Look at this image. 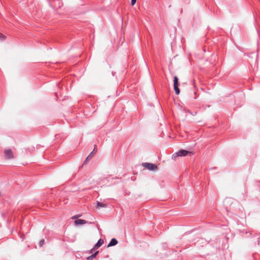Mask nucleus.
I'll use <instances>...</instances> for the list:
<instances>
[{
	"instance_id": "f257e3e1",
	"label": "nucleus",
	"mask_w": 260,
	"mask_h": 260,
	"mask_svg": "<svg viewBox=\"0 0 260 260\" xmlns=\"http://www.w3.org/2000/svg\"><path fill=\"white\" fill-rule=\"evenodd\" d=\"M191 152L188 151H186L185 150H180L178 151L176 153L172 155V158L174 159H176V158L178 156H186L188 154H190Z\"/></svg>"
},
{
	"instance_id": "f03ea898",
	"label": "nucleus",
	"mask_w": 260,
	"mask_h": 260,
	"mask_svg": "<svg viewBox=\"0 0 260 260\" xmlns=\"http://www.w3.org/2000/svg\"><path fill=\"white\" fill-rule=\"evenodd\" d=\"M142 166L150 171H155L157 169V166L151 163L144 162L142 164Z\"/></svg>"
},
{
	"instance_id": "7ed1b4c3",
	"label": "nucleus",
	"mask_w": 260,
	"mask_h": 260,
	"mask_svg": "<svg viewBox=\"0 0 260 260\" xmlns=\"http://www.w3.org/2000/svg\"><path fill=\"white\" fill-rule=\"evenodd\" d=\"M178 86H179L178 78L177 76H175L174 77V89L175 91V93L177 95H178L180 93V90H179Z\"/></svg>"
},
{
	"instance_id": "20e7f679",
	"label": "nucleus",
	"mask_w": 260,
	"mask_h": 260,
	"mask_svg": "<svg viewBox=\"0 0 260 260\" xmlns=\"http://www.w3.org/2000/svg\"><path fill=\"white\" fill-rule=\"evenodd\" d=\"M4 153H5V156L6 158L12 159L13 158V152L11 149H5Z\"/></svg>"
},
{
	"instance_id": "39448f33",
	"label": "nucleus",
	"mask_w": 260,
	"mask_h": 260,
	"mask_svg": "<svg viewBox=\"0 0 260 260\" xmlns=\"http://www.w3.org/2000/svg\"><path fill=\"white\" fill-rule=\"evenodd\" d=\"M87 222V221H86V220H83V219H77L75 221V223L76 225H81V224L86 223Z\"/></svg>"
},
{
	"instance_id": "423d86ee",
	"label": "nucleus",
	"mask_w": 260,
	"mask_h": 260,
	"mask_svg": "<svg viewBox=\"0 0 260 260\" xmlns=\"http://www.w3.org/2000/svg\"><path fill=\"white\" fill-rule=\"evenodd\" d=\"M118 242L117 240L115 238L112 239L110 243L108 245V247H111L113 246H115L117 244Z\"/></svg>"
},
{
	"instance_id": "0eeeda50",
	"label": "nucleus",
	"mask_w": 260,
	"mask_h": 260,
	"mask_svg": "<svg viewBox=\"0 0 260 260\" xmlns=\"http://www.w3.org/2000/svg\"><path fill=\"white\" fill-rule=\"evenodd\" d=\"M104 244V240L100 239L96 244L94 245V249H98L99 248L101 245H102Z\"/></svg>"
},
{
	"instance_id": "6e6552de",
	"label": "nucleus",
	"mask_w": 260,
	"mask_h": 260,
	"mask_svg": "<svg viewBox=\"0 0 260 260\" xmlns=\"http://www.w3.org/2000/svg\"><path fill=\"white\" fill-rule=\"evenodd\" d=\"M97 207L98 208L106 207V205L105 204H103V203H100L99 202H97Z\"/></svg>"
},
{
	"instance_id": "1a4fd4ad",
	"label": "nucleus",
	"mask_w": 260,
	"mask_h": 260,
	"mask_svg": "<svg viewBox=\"0 0 260 260\" xmlns=\"http://www.w3.org/2000/svg\"><path fill=\"white\" fill-rule=\"evenodd\" d=\"M99 251H96L94 254H92L91 255L87 257L88 260L92 259V258H94L96 256V255L98 253Z\"/></svg>"
},
{
	"instance_id": "9d476101",
	"label": "nucleus",
	"mask_w": 260,
	"mask_h": 260,
	"mask_svg": "<svg viewBox=\"0 0 260 260\" xmlns=\"http://www.w3.org/2000/svg\"><path fill=\"white\" fill-rule=\"evenodd\" d=\"M92 157V153H90V154L86 157L84 164H85L88 160H89Z\"/></svg>"
},
{
	"instance_id": "9b49d317",
	"label": "nucleus",
	"mask_w": 260,
	"mask_h": 260,
	"mask_svg": "<svg viewBox=\"0 0 260 260\" xmlns=\"http://www.w3.org/2000/svg\"><path fill=\"white\" fill-rule=\"evenodd\" d=\"M44 243V240H42L40 241L39 243V245L40 246H42Z\"/></svg>"
},
{
	"instance_id": "f8f14e48",
	"label": "nucleus",
	"mask_w": 260,
	"mask_h": 260,
	"mask_svg": "<svg viewBox=\"0 0 260 260\" xmlns=\"http://www.w3.org/2000/svg\"><path fill=\"white\" fill-rule=\"evenodd\" d=\"M136 1H137V0H131L132 5L134 6V5H135Z\"/></svg>"
},
{
	"instance_id": "ddd939ff",
	"label": "nucleus",
	"mask_w": 260,
	"mask_h": 260,
	"mask_svg": "<svg viewBox=\"0 0 260 260\" xmlns=\"http://www.w3.org/2000/svg\"><path fill=\"white\" fill-rule=\"evenodd\" d=\"M5 38V36L3 35L2 34L0 33V39H4Z\"/></svg>"
},
{
	"instance_id": "4468645a",
	"label": "nucleus",
	"mask_w": 260,
	"mask_h": 260,
	"mask_svg": "<svg viewBox=\"0 0 260 260\" xmlns=\"http://www.w3.org/2000/svg\"><path fill=\"white\" fill-rule=\"evenodd\" d=\"M80 216H81V215H77V216H75L73 218L75 219V218H77V217H80Z\"/></svg>"
},
{
	"instance_id": "2eb2a0df",
	"label": "nucleus",
	"mask_w": 260,
	"mask_h": 260,
	"mask_svg": "<svg viewBox=\"0 0 260 260\" xmlns=\"http://www.w3.org/2000/svg\"><path fill=\"white\" fill-rule=\"evenodd\" d=\"M94 153H96V150H95V148L94 147L93 150L92 151Z\"/></svg>"
},
{
	"instance_id": "dca6fc26",
	"label": "nucleus",
	"mask_w": 260,
	"mask_h": 260,
	"mask_svg": "<svg viewBox=\"0 0 260 260\" xmlns=\"http://www.w3.org/2000/svg\"><path fill=\"white\" fill-rule=\"evenodd\" d=\"M91 153H92V155H93V153H94L93 151H92Z\"/></svg>"
},
{
	"instance_id": "f3484780",
	"label": "nucleus",
	"mask_w": 260,
	"mask_h": 260,
	"mask_svg": "<svg viewBox=\"0 0 260 260\" xmlns=\"http://www.w3.org/2000/svg\"><path fill=\"white\" fill-rule=\"evenodd\" d=\"M92 251H93V249H91V252L92 253Z\"/></svg>"
}]
</instances>
